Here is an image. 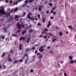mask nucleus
I'll return each mask as SVG.
<instances>
[{
  "instance_id": "nucleus-22",
  "label": "nucleus",
  "mask_w": 76,
  "mask_h": 76,
  "mask_svg": "<svg viewBox=\"0 0 76 76\" xmlns=\"http://www.w3.org/2000/svg\"><path fill=\"white\" fill-rule=\"evenodd\" d=\"M42 55H40L39 56V59H40V58H42Z\"/></svg>"
},
{
  "instance_id": "nucleus-63",
  "label": "nucleus",
  "mask_w": 76,
  "mask_h": 76,
  "mask_svg": "<svg viewBox=\"0 0 76 76\" xmlns=\"http://www.w3.org/2000/svg\"><path fill=\"white\" fill-rule=\"evenodd\" d=\"M48 49H50V46H48Z\"/></svg>"
},
{
  "instance_id": "nucleus-15",
  "label": "nucleus",
  "mask_w": 76,
  "mask_h": 76,
  "mask_svg": "<svg viewBox=\"0 0 76 76\" xmlns=\"http://www.w3.org/2000/svg\"><path fill=\"white\" fill-rule=\"evenodd\" d=\"M12 35L13 36V37H18V36L17 34H13Z\"/></svg>"
},
{
  "instance_id": "nucleus-37",
  "label": "nucleus",
  "mask_w": 76,
  "mask_h": 76,
  "mask_svg": "<svg viewBox=\"0 0 76 76\" xmlns=\"http://www.w3.org/2000/svg\"><path fill=\"white\" fill-rule=\"evenodd\" d=\"M41 54V53H37V56H39Z\"/></svg>"
},
{
  "instance_id": "nucleus-53",
  "label": "nucleus",
  "mask_w": 76,
  "mask_h": 76,
  "mask_svg": "<svg viewBox=\"0 0 76 76\" xmlns=\"http://www.w3.org/2000/svg\"><path fill=\"white\" fill-rule=\"evenodd\" d=\"M27 56H28V54L26 53L25 54V57H26Z\"/></svg>"
},
{
  "instance_id": "nucleus-6",
  "label": "nucleus",
  "mask_w": 76,
  "mask_h": 76,
  "mask_svg": "<svg viewBox=\"0 0 76 76\" xmlns=\"http://www.w3.org/2000/svg\"><path fill=\"white\" fill-rule=\"evenodd\" d=\"M32 15V14H31V13H29L28 14V15H27V18L29 19H31V17L30 16V15Z\"/></svg>"
},
{
  "instance_id": "nucleus-8",
  "label": "nucleus",
  "mask_w": 76,
  "mask_h": 76,
  "mask_svg": "<svg viewBox=\"0 0 76 76\" xmlns=\"http://www.w3.org/2000/svg\"><path fill=\"white\" fill-rule=\"evenodd\" d=\"M69 63L71 64H73L75 63V61L73 60H71L70 61Z\"/></svg>"
},
{
  "instance_id": "nucleus-61",
  "label": "nucleus",
  "mask_w": 76,
  "mask_h": 76,
  "mask_svg": "<svg viewBox=\"0 0 76 76\" xmlns=\"http://www.w3.org/2000/svg\"><path fill=\"white\" fill-rule=\"evenodd\" d=\"M38 26H39V25H41V24H40V23H38Z\"/></svg>"
},
{
  "instance_id": "nucleus-27",
  "label": "nucleus",
  "mask_w": 76,
  "mask_h": 76,
  "mask_svg": "<svg viewBox=\"0 0 76 76\" xmlns=\"http://www.w3.org/2000/svg\"><path fill=\"white\" fill-rule=\"evenodd\" d=\"M18 8H17L13 10V11H17V10H18Z\"/></svg>"
},
{
  "instance_id": "nucleus-11",
  "label": "nucleus",
  "mask_w": 76,
  "mask_h": 76,
  "mask_svg": "<svg viewBox=\"0 0 76 76\" xmlns=\"http://www.w3.org/2000/svg\"><path fill=\"white\" fill-rule=\"evenodd\" d=\"M30 40V38H28L27 40V42L28 43V44H29V40Z\"/></svg>"
},
{
  "instance_id": "nucleus-32",
  "label": "nucleus",
  "mask_w": 76,
  "mask_h": 76,
  "mask_svg": "<svg viewBox=\"0 0 76 76\" xmlns=\"http://www.w3.org/2000/svg\"><path fill=\"white\" fill-rule=\"evenodd\" d=\"M20 32V30H18L17 31V33H18V32Z\"/></svg>"
},
{
  "instance_id": "nucleus-62",
  "label": "nucleus",
  "mask_w": 76,
  "mask_h": 76,
  "mask_svg": "<svg viewBox=\"0 0 76 76\" xmlns=\"http://www.w3.org/2000/svg\"><path fill=\"white\" fill-rule=\"evenodd\" d=\"M41 60L39 59V63H41Z\"/></svg>"
},
{
  "instance_id": "nucleus-45",
  "label": "nucleus",
  "mask_w": 76,
  "mask_h": 76,
  "mask_svg": "<svg viewBox=\"0 0 76 76\" xmlns=\"http://www.w3.org/2000/svg\"><path fill=\"white\" fill-rule=\"evenodd\" d=\"M64 63V61H61L60 62V63H61V64H63Z\"/></svg>"
},
{
  "instance_id": "nucleus-12",
  "label": "nucleus",
  "mask_w": 76,
  "mask_h": 76,
  "mask_svg": "<svg viewBox=\"0 0 76 76\" xmlns=\"http://www.w3.org/2000/svg\"><path fill=\"white\" fill-rule=\"evenodd\" d=\"M25 15H26V12H24L23 13V15L21 16V17H24L25 16Z\"/></svg>"
},
{
  "instance_id": "nucleus-17",
  "label": "nucleus",
  "mask_w": 76,
  "mask_h": 76,
  "mask_svg": "<svg viewBox=\"0 0 76 76\" xmlns=\"http://www.w3.org/2000/svg\"><path fill=\"white\" fill-rule=\"evenodd\" d=\"M28 61V58H26L25 62V64L26 63V64H27V61Z\"/></svg>"
},
{
  "instance_id": "nucleus-7",
  "label": "nucleus",
  "mask_w": 76,
  "mask_h": 76,
  "mask_svg": "<svg viewBox=\"0 0 76 76\" xmlns=\"http://www.w3.org/2000/svg\"><path fill=\"white\" fill-rule=\"evenodd\" d=\"M15 18L16 20L18 21V19H17V18H19V17L18 15H17L15 16Z\"/></svg>"
},
{
  "instance_id": "nucleus-16",
  "label": "nucleus",
  "mask_w": 76,
  "mask_h": 76,
  "mask_svg": "<svg viewBox=\"0 0 76 76\" xmlns=\"http://www.w3.org/2000/svg\"><path fill=\"white\" fill-rule=\"evenodd\" d=\"M5 54H6V53H3L2 55V56H1V57H4Z\"/></svg>"
},
{
  "instance_id": "nucleus-51",
  "label": "nucleus",
  "mask_w": 76,
  "mask_h": 76,
  "mask_svg": "<svg viewBox=\"0 0 76 76\" xmlns=\"http://www.w3.org/2000/svg\"><path fill=\"white\" fill-rule=\"evenodd\" d=\"M56 12H54L53 13V14H54V15H56Z\"/></svg>"
},
{
  "instance_id": "nucleus-2",
  "label": "nucleus",
  "mask_w": 76,
  "mask_h": 76,
  "mask_svg": "<svg viewBox=\"0 0 76 76\" xmlns=\"http://www.w3.org/2000/svg\"><path fill=\"white\" fill-rule=\"evenodd\" d=\"M44 47V46H42L40 47L39 49V51L40 52H43L44 50V49L43 48Z\"/></svg>"
},
{
  "instance_id": "nucleus-28",
  "label": "nucleus",
  "mask_w": 76,
  "mask_h": 76,
  "mask_svg": "<svg viewBox=\"0 0 76 76\" xmlns=\"http://www.w3.org/2000/svg\"><path fill=\"white\" fill-rule=\"evenodd\" d=\"M18 2H16V3H14L13 4L14 5H15V4H16V5H17V4H18Z\"/></svg>"
},
{
  "instance_id": "nucleus-58",
  "label": "nucleus",
  "mask_w": 76,
  "mask_h": 76,
  "mask_svg": "<svg viewBox=\"0 0 76 76\" xmlns=\"http://www.w3.org/2000/svg\"><path fill=\"white\" fill-rule=\"evenodd\" d=\"M17 2H20V0H18L17 1Z\"/></svg>"
},
{
  "instance_id": "nucleus-13",
  "label": "nucleus",
  "mask_w": 76,
  "mask_h": 76,
  "mask_svg": "<svg viewBox=\"0 0 76 76\" xmlns=\"http://www.w3.org/2000/svg\"><path fill=\"white\" fill-rule=\"evenodd\" d=\"M26 32V30H24L22 32V35H23L24 34H25Z\"/></svg>"
},
{
  "instance_id": "nucleus-10",
  "label": "nucleus",
  "mask_w": 76,
  "mask_h": 76,
  "mask_svg": "<svg viewBox=\"0 0 76 76\" xmlns=\"http://www.w3.org/2000/svg\"><path fill=\"white\" fill-rule=\"evenodd\" d=\"M51 22L50 21H48V24L47 25V28H48L51 25Z\"/></svg>"
},
{
  "instance_id": "nucleus-41",
  "label": "nucleus",
  "mask_w": 76,
  "mask_h": 76,
  "mask_svg": "<svg viewBox=\"0 0 76 76\" xmlns=\"http://www.w3.org/2000/svg\"><path fill=\"white\" fill-rule=\"evenodd\" d=\"M5 1L6 3H9V1L8 0H6Z\"/></svg>"
},
{
  "instance_id": "nucleus-44",
  "label": "nucleus",
  "mask_w": 76,
  "mask_h": 76,
  "mask_svg": "<svg viewBox=\"0 0 76 76\" xmlns=\"http://www.w3.org/2000/svg\"><path fill=\"white\" fill-rule=\"evenodd\" d=\"M10 19L12 20V16H10Z\"/></svg>"
},
{
  "instance_id": "nucleus-14",
  "label": "nucleus",
  "mask_w": 76,
  "mask_h": 76,
  "mask_svg": "<svg viewBox=\"0 0 76 76\" xmlns=\"http://www.w3.org/2000/svg\"><path fill=\"white\" fill-rule=\"evenodd\" d=\"M0 38H2V39H3V41L4 40V39H4V38H5V37L3 36H0Z\"/></svg>"
},
{
  "instance_id": "nucleus-4",
  "label": "nucleus",
  "mask_w": 76,
  "mask_h": 76,
  "mask_svg": "<svg viewBox=\"0 0 76 76\" xmlns=\"http://www.w3.org/2000/svg\"><path fill=\"white\" fill-rule=\"evenodd\" d=\"M17 26H18V28H19V29H21V27H20V24L19 23H17Z\"/></svg>"
},
{
  "instance_id": "nucleus-30",
  "label": "nucleus",
  "mask_w": 76,
  "mask_h": 76,
  "mask_svg": "<svg viewBox=\"0 0 76 76\" xmlns=\"http://www.w3.org/2000/svg\"><path fill=\"white\" fill-rule=\"evenodd\" d=\"M30 27H31V26H28L27 27H26V29H28V28H30Z\"/></svg>"
},
{
  "instance_id": "nucleus-34",
  "label": "nucleus",
  "mask_w": 76,
  "mask_h": 76,
  "mask_svg": "<svg viewBox=\"0 0 76 76\" xmlns=\"http://www.w3.org/2000/svg\"><path fill=\"white\" fill-rule=\"evenodd\" d=\"M32 1H33V0H30L29 1V3H32Z\"/></svg>"
},
{
  "instance_id": "nucleus-59",
  "label": "nucleus",
  "mask_w": 76,
  "mask_h": 76,
  "mask_svg": "<svg viewBox=\"0 0 76 76\" xmlns=\"http://www.w3.org/2000/svg\"><path fill=\"white\" fill-rule=\"evenodd\" d=\"M48 2V0L46 1L45 2V4H46V3H47Z\"/></svg>"
},
{
  "instance_id": "nucleus-57",
  "label": "nucleus",
  "mask_w": 76,
  "mask_h": 76,
  "mask_svg": "<svg viewBox=\"0 0 76 76\" xmlns=\"http://www.w3.org/2000/svg\"><path fill=\"white\" fill-rule=\"evenodd\" d=\"M10 55L9 54L8 55V58H10Z\"/></svg>"
},
{
  "instance_id": "nucleus-33",
  "label": "nucleus",
  "mask_w": 76,
  "mask_h": 76,
  "mask_svg": "<svg viewBox=\"0 0 76 76\" xmlns=\"http://www.w3.org/2000/svg\"><path fill=\"white\" fill-rule=\"evenodd\" d=\"M30 19H31L32 20H35V18H31L30 17Z\"/></svg>"
},
{
  "instance_id": "nucleus-19",
  "label": "nucleus",
  "mask_w": 76,
  "mask_h": 76,
  "mask_svg": "<svg viewBox=\"0 0 76 76\" xmlns=\"http://www.w3.org/2000/svg\"><path fill=\"white\" fill-rule=\"evenodd\" d=\"M42 20H43V23H45V18H42Z\"/></svg>"
},
{
  "instance_id": "nucleus-3",
  "label": "nucleus",
  "mask_w": 76,
  "mask_h": 76,
  "mask_svg": "<svg viewBox=\"0 0 76 76\" xmlns=\"http://www.w3.org/2000/svg\"><path fill=\"white\" fill-rule=\"evenodd\" d=\"M42 30L43 31L42 32V34H45V33H46L45 32L46 31H48V29L47 28H45L44 30H43V29Z\"/></svg>"
},
{
  "instance_id": "nucleus-46",
  "label": "nucleus",
  "mask_w": 76,
  "mask_h": 76,
  "mask_svg": "<svg viewBox=\"0 0 76 76\" xmlns=\"http://www.w3.org/2000/svg\"><path fill=\"white\" fill-rule=\"evenodd\" d=\"M13 1H12V0H11L10 1V3H12Z\"/></svg>"
},
{
  "instance_id": "nucleus-60",
  "label": "nucleus",
  "mask_w": 76,
  "mask_h": 76,
  "mask_svg": "<svg viewBox=\"0 0 76 76\" xmlns=\"http://www.w3.org/2000/svg\"><path fill=\"white\" fill-rule=\"evenodd\" d=\"M1 20V21H3V20H4V19H1V20Z\"/></svg>"
},
{
  "instance_id": "nucleus-39",
  "label": "nucleus",
  "mask_w": 76,
  "mask_h": 76,
  "mask_svg": "<svg viewBox=\"0 0 76 76\" xmlns=\"http://www.w3.org/2000/svg\"><path fill=\"white\" fill-rule=\"evenodd\" d=\"M49 35H50V36H53V34L51 33H48Z\"/></svg>"
},
{
  "instance_id": "nucleus-24",
  "label": "nucleus",
  "mask_w": 76,
  "mask_h": 76,
  "mask_svg": "<svg viewBox=\"0 0 76 76\" xmlns=\"http://www.w3.org/2000/svg\"><path fill=\"white\" fill-rule=\"evenodd\" d=\"M69 57L70 60H72V59H73V58H72V57L71 56H69Z\"/></svg>"
},
{
  "instance_id": "nucleus-42",
  "label": "nucleus",
  "mask_w": 76,
  "mask_h": 76,
  "mask_svg": "<svg viewBox=\"0 0 76 76\" xmlns=\"http://www.w3.org/2000/svg\"><path fill=\"white\" fill-rule=\"evenodd\" d=\"M34 72V70H33V69H31V70H30V72H31V73L33 72Z\"/></svg>"
},
{
  "instance_id": "nucleus-5",
  "label": "nucleus",
  "mask_w": 76,
  "mask_h": 76,
  "mask_svg": "<svg viewBox=\"0 0 76 76\" xmlns=\"http://www.w3.org/2000/svg\"><path fill=\"white\" fill-rule=\"evenodd\" d=\"M22 39H23V40H25V38L24 37H21L19 39V41H21Z\"/></svg>"
},
{
  "instance_id": "nucleus-38",
  "label": "nucleus",
  "mask_w": 76,
  "mask_h": 76,
  "mask_svg": "<svg viewBox=\"0 0 76 76\" xmlns=\"http://www.w3.org/2000/svg\"><path fill=\"white\" fill-rule=\"evenodd\" d=\"M33 32V31L32 29H30L29 30L30 32Z\"/></svg>"
},
{
  "instance_id": "nucleus-26",
  "label": "nucleus",
  "mask_w": 76,
  "mask_h": 76,
  "mask_svg": "<svg viewBox=\"0 0 76 76\" xmlns=\"http://www.w3.org/2000/svg\"><path fill=\"white\" fill-rule=\"evenodd\" d=\"M19 62V61L18 60V61H14V64H15V63H18V62Z\"/></svg>"
},
{
  "instance_id": "nucleus-49",
  "label": "nucleus",
  "mask_w": 76,
  "mask_h": 76,
  "mask_svg": "<svg viewBox=\"0 0 76 76\" xmlns=\"http://www.w3.org/2000/svg\"><path fill=\"white\" fill-rule=\"evenodd\" d=\"M55 40H56V39H53L52 41L53 42H54V41H55Z\"/></svg>"
},
{
  "instance_id": "nucleus-18",
  "label": "nucleus",
  "mask_w": 76,
  "mask_h": 76,
  "mask_svg": "<svg viewBox=\"0 0 76 76\" xmlns=\"http://www.w3.org/2000/svg\"><path fill=\"white\" fill-rule=\"evenodd\" d=\"M18 61H20V63H22V62H23V59H19L18 60Z\"/></svg>"
},
{
  "instance_id": "nucleus-36",
  "label": "nucleus",
  "mask_w": 76,
  "mask_h": 76,
  "mask_svg": "<svg viewBox=\"0 0 76 76\" xmlns=\"http://www.w3.org/2000/svg\"><path fill=\"white\" fill-rule=\"evenodd\" d=\"M3 69H5V68H6V66L4 65H3Z\"/></svg>"
},
{
  "instance_id": "nucleus-47",
  "label": "nucleus",
  "mask_w": 76,
  "mask_h": 76,
  "mask_svg": "<svg viewBox=\"0 0 76 76\" xmlns=\"http://www.w3.org/2000/svg\"><path fill=\"white\" fill-rule=\"evenodd\" d=\"M50 19H54V18H53V17H50Z\"/></svg>"
},
{
  "instance_id": "nucleus-20",
  "label": "nucleus",
  "mask_w": 76,
  "mask_h": 76,
  "mask_svg": "<svg viewBox=\"0 0 76 76\" xmlns=\"http://www.w3.org/2000/svg\"><path fill=\"white\" fill-rule=\"evenodd\" d=\"M48 5H49L50 7L53 6V4L52 3H49L48 4Z\"/></svg>"
},
{
  "instance_id": "nucleus-64",
  "label": "nucleus",
  "mask_w": 76,
  "mask_h": 76,
  "mask_svg": "<svg viewBox=\"0 0 76 76\" xmlns=\"http://www.w3.org/2000/svg\"><path fill=\"white\" fill-rule=\"evenodd\" d=\"M44 38H47V36H44Z\"/></svg>"
},
{
  "instance_id": "nucleus-56",
  "label": "nucleus",
  "mask_w": 76,
  "mask_h": 76,
  "mask_svg": "<svg viewBox=\"0 0 76 76\" xmlns=\"http://www.w3.org/2000/svg\"><path fill=\"white\" fill-rule=\"evenodd\" d=\"M37 52H38V50H36L35 51V54H37Z\"/></svg>"
},
{
  "instance_id": "nucleus-35",
  "label": "nucleus",
  "mask_w": 76,
  "mask_h": 76,
  "mask_svg": "<svg viewBox=\"0 0 76 76\" xmlns=\"http://www.w3.org/2000/svg\"><path fill=\"white\" fill-rule=\"evenodd\" d=\"M20 26H22V27H23H23H24V26H25V25L23 24H22L20 25Z\"/></svg>"
},
{
  "instance_id": "nucleus-48",
  "label": "nucleus",
  "mask_w": 76,
  "mask_h": 76,
  "mask_svg": "<svg viewBox=\"0 0 76 76\" xmlns=\"http://www.w3.org/2000/svg\"><path fill=\"white\" fill-rule=\"evenodd\" d=\"M22 46V44H21L20 45L19 47H21Z\"/></svg>"
},
{
  "instance_id": "nucleus-31",
  "label": "nucleus",
  "mask_w": 76,
  "mask_h": 76,
  "mask_svg": "<svg viewBox=\"0 0 76 76\" xmlns=\"http://www.w3.org/2000/svg\"><path fill=\"white\" fill-rule=\"evenodd\" d=\"M12 58H9V60H8V61H12Z\"/></svg>"
},
{
  "instance_id": "nucleus-54",
  "label": "nucleus",
  "mask_w": 76,
  "mask_h": 76,
  "mask_svg": "<svg viewBox=\"0 0 76 76\" xmlns=\"http://www.w3.org/2000/svg\"><path fill=\"white\" fill-rule=\"evenodd\" d=\"M54 12V10H52L51 11V13H53Z\"/></svg>"
},
{
  "instance_id": "nucleus-40",
  "label": "nucleus",
  "mask_w": 76,
  "mask_h": 76,
  "mask_svg": "<svg viewBox=\"0 0 76 76\" xmlns=\"http://www.w3.org/2000/svg\"><path fill=\"white\" fill-rule=\"evenodd\" d=\"M28 1V0H27V1H26L25 2V3H28V2H29V1Z\"/></svg>"
},
{
  "instance_id": "nucleus-23",
  "label": "nucleus",
  "mask_w": 76,
  "mask_h": 76,
  "mask_svg": "<svg viewBox=\"0 0 76 76\" xmlns=\"http://www.w3.org/2000/svg\"><path fill=\"white\" fill-rule=\"evenodd\" d=\"M29 50H29V49L28 48H27L26 49V52H27V51H29Z\"/></svg>"
},
{
  "instance_id": "nucleus-25",
  "label": "nucleus",
  "mask_w": 76,
  "mask_h": 76,
  "mask_svg": "<svg viewBox=\"0 0 76 76\" xmlns=\"http://www.w3.org/2000/svg\"><path fill=\"white\" fill-rule=\"evenodd\" d=\"M59 35L60 36H61L63 35V34L61 32H60L59 34Z\"/></svg>"
},
{
  "instance_id": "nucleus-55",
  "label": "nucleus",
  "mask_w": 76,
  "mask_h": 76,
  "mask_svg": "<svg viewBox=\"0 0 76 76\" xmlns=\"http://www.w3.org/2000/svg\"><path fill=\"white\" fill-rule=\"evenodd\" d=\"M56 7H54L52 9V10H54L55 9H56Z\"/></svg>"
},
{
  "instance_id": "nucleus-9",
  "label": "nucleus",
  "mask_w": 76,
  "mask_h": 76,
  "mask_svg": "<svg viewBox=\"0 0 76 76\" xmlns=\"http://www.w3.org/2000/svg\"><path fill=\"white\" fill-rule=\"evenodd\" d=\"M42 6H39L38 7V10L40 11L41 10V8H42Z\"/></svg>"
},
{
  "instance_id": "nucleus-21",
  "label": "nucleus",
  "mask_w": 76,
  "mask_h": 76,
  "mask_svg": "<svg viewBox=\"0 0 76 76\" xmlns=\"http://www.w3.org/2000/svg\"><path fill=\"white\" fill-rule=\"evenodd\" d=\"M4 29L5 31V32H7V30L6 29V27H4Z\"/></svg>"
},
{
  "instance_id": "nucleus-50",
  "label": "nucleus",
  "mask_w": 76,
  "mask_h": 76,
  "mask_svg": "<svg viewBox=\"0 0 76 76\" xmlns=\"http://www.w3.org/2000/svg\"><path fill=\"white\" fill-rule=\"evenodd\" d=\"M64 76H67V73H64Z\"/></svg>"
},
{
  "instance_id": "nucleus-52",
  "label": "nucleus",
  "mask_w": 76,
  "mask_h": 76,
  "mask_svg": "<svg viewBox=\"0 0 76 76\" xmlns=\"http://www.w3.org/2000/svg\"><path fill=\"white\" fill-rule=\"evenodd\" d=\"M47 14H48L49 13V11H47L46 12Z\"/></svg>"
},
{
  "instance_id": "nucleus-43",
  "label": "nucleus",
  "mask_w": 76,
  "mask_h": 76,
  "mask_svg": "<svg viewBox=\"0 0 76 76\" xmlns=\"http://www.w3.org/2000/svg\"><path fill=\"white\" fill-rule=\"evenodd\" d=\"M32 50H35V48L34 47H33L32 48Z\"/></svg>"
},
{
  "instance_id": "nucleus-29",
  "label": "nucleus",
  "mask_w": 76,
  "mask_h": 76,
  "mask_svg": "<svg viewBox=\"0 0 76 76\" xmlns=\"http://www.w3.org/2000/svg\"><path fill=\"white\" fill-rule=\"evenodd\" d=\"M38 19H39V18H40V15L39 14V15H38Z\"/></svg>"
},
{
  "instance_id": "nucleus-1",
  "label": "nucleus",
  "mask_w": 76,
  "mask_h": 76,
  "mask_svg": "<svg viewBox=\"0 0 76 76\" xmlns=\"http://www.w3.org/2000/svg\"><path fill=\"white\" fill-rule=\"evenodd\" d=\"M0 13L1 14H2V15L5 14V16L6 17H8L10 15V13L7 12H4V10L1 9L0 10Z\"/></svg>"
}]
</instances>
